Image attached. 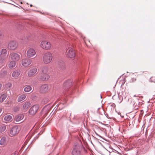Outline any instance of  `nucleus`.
Listing matches in <instances>:
<instances>
[{
  "mask_svg": "<svg viewBox=\"0 0 155 155\" xmlns=\"http://www.w3.org/2000/svg\"><path fill=\"white\" fill-rule=\"evenodd\" d=\"M1 54H0V57L1 58H6L8 55L7 50L5 49H3L1 51Z\"/></svg>",
  "mask_w": 155,
  "mask_h": 155,
  "instance_id": "ddd939ff",
  "label": "nucleus"
},
{
  "mask_svg": "<svg viewBox=\"0 0 155 155\" xmlns=\"http://www.w3.org/2000/svg\"><path fill=\"white\" fill-rule=\"evenodd\" d=\"M52 58V54L49 52H48L44 54L43 59L44 63L47 64L51 61Z\"/></svg>",
  "mask_w": 155,
  "mask_h": 155,
  "instance_id": "7ed1b4c3",
  "label": "nucleus"
},
{
  "mask_svg": "<svg viewBox=\"0 0 155 155\" xmlns=\"http://www.w3.org/2000/svg\"><path fill=\"white\" fill-rule=\"evenodd\" d=\"M6 128L5 126H3L0 127V133H2L4 131Z\"/></svg>",
  "mask_w": 155,
  "mask_h": 155,
  "instance_id": "c85d7f7f",
  "label": "nucleus"
},
{
  "mask_svg": "<svg viewBox=\"0 0 155 155\" xmlns=\"http://www.w3.org/2000/svg\"><path fill=\"white\" fill-rule=\"evenodd\" d=\"M12 119V116L10 115H7L4 118V120L7 121H11Z\"/></svg>",
  "mask_w": 155,
  "mask_h": 155,
  "instance_id": "393cba45",
  "label": "nucleus"
},
{
  "mask_svg": "<svg viewBox=\"0 0 155 155\" xmlns=\"http://www.w3.org/2000/svg\"><path fill=\"white\" fill-rule=\"evenodd\" d=\"M36 52L35 50L32 48L29 49L27 52V55L28 58H31L35 56Z\"/></svg>",
  "mask_w": 155,
  "mask_h": 155,
  "instance_id": "9d476101",
  "label": "nucleus"
},
{
  "mask_svg": "<svg viewBox=\"0 0 155 155\" xmlns=\"http://www.w3.org/2000/svg\"><path fill=\"white\" fill-rule=\"evenodd\" d=\"M20 71L18 70H15L13 72L12 76L14 78L18 77L20 75Z\"/></svg>",
  "mask_w": 155,
  "mask_h": 155,
  "instance_id": "aec40b11",
  "label": "nucleus"
},
{
  "mask_svg": "<svg viewBox=\"0 0 155 155\" xmlns=\"http://www.w3.org/2000/svg\"><path fill=\"white\" fill-rule=\"evenodd\" d=\"M48 87L47 84L42 85L40 88V91L41 93H45L48 91Z\"/></svg>",
  "mask_w": 155,
  "mask_h": 155,
  "instance_id": "f8f14e48",
  "label": "nucleus"
},
{
  "mask_svg": "<svg viewBox=\"0 0 155 155\" xmlns=\"http://www.w3.org/2000/svg\"><path fill=\"white\" fill-rule=\"evenodd\" d=\"M2 111V109H0V113Z\"/></svg>",
  "mask_w": 155,
  "mask_h": 155,
  "instance_id": "e433bc0d",
  "label": "nucleus"
},
{
  "mask_svg": "<svg viewBox=\"0 0 155 155\" xmlns=\"http://www.w3.org/2000/svg\"><path fill=\"white\" fill-rule=\"evenodd\" d=\"M6 138L5 137H2L0 140V144L1 145H4L6 143Z\"/></svg>",
  "mask_w": 155,
  "mask_h": 155,
  "instance_id": "4be33fe9",
  "label": "nucleus"
},
{
  "mask_svg": "<svg viewBox=\"0 0 155 155\" xmlns=\"http://www.w3.org/2000/svg\"><path fill=\"white\" fill-rule=\"evenodd\" d=\"M24 117V115L22 114H19L17 115L15 117V121L18 122L22 120Z\"/></svg>",
  "mask_w": 155,
  "mask_h": 155,
  "instance_id": "6ab92c4d",
  "label": "nucleus"
},
{
  "mask_svg": "<svg viewBox=\"0 0 155 155\" xmlns=\"http://www.w3.org/2000/svg\"><path fill=\"white\" fill-rule=\"evenodd\" d=\"M38 108L39 107L38 105H34L30 109L29 111V114L31 115H33L35 114L37 111Z\"/></svg>",
  "mask_w": 155,
  "mask_h": 155,
  "instance_id": "39448f33",
  "label": "nucleus"
},
{
  "mask_svg": "<svg viewBox=\"0 0 155 155\" xmlns=\"http://www.w3.org/2000/svg\"><path fill=\"white\" fill-rule=\"evenodd\" d=\"M7 73L6 71L3 70L1 71L0 74V76L1 77L3 78L5 77Z\"/></svg>",
  "mask_w": 155,
  "mask_h": 155,
  "instance_id": "bb28decb",
  "label": "nucleus"
},
{
  "mask_svg": "<svg viewBox=\"0 0 155 155\" xmlns=\"http://www.w3.org/2000/svg\"><path fill=\"white\" fill-rule=\"evenodd\" d=\"M19 130L17 126H15L13 127L10 130V134L11 136H13L18 133Z\"/></svg>",
  "mask_w": 155,
  "mask_h": 155,
  "instance_id": "423d86ee",
  "label": "nucleus"
},
{
  "mask_svg": "<svg viewBox=\"0 0 155 155\" xmlns=\"http://www.w3.org/2000/svg\"><path fill=\"white\" fill-rule=\"evenodd\" d=\"M5 58H1V59H0V63H3L5 61L4 59Z\"/></svg>",
  "mask_w": 155,
  "mask_h": 155,
  "instance_id": "473e14b6",
  "label": "nucleus"
},
{
  "mask_svg": "<svg viewBox=\"0 0 155 155\" xmlns=\"http://www.w3.org/2000/svg\"><path fill=\"white\" fill-rule=\"evenodd\" d=\"M29 39V38H21V39L22 40H24V41H26L28 39Z\"/></svg>",
  "mask_w": 155,
  "mask_h": 155,
  "instance_id": "f704fd0d",
  "label": "nucleus"
},
{
  "mask_svg": "<svg viewBox=\"0 0 155 155\" xmlns=\"http://www.w3.org/2000/svg\"><path fill=\"white\" fill-rule=\"evenodd\" d=\"M17 44L15 41L10 42L8 45V48L10 50H14L17 47Z\"/></svg>",
  "mask_w": 155,
  "mask_h": 155,
  "instance_id": "9b49d317",
  "label": "nucleus"
},
{
  "mask_svg": "<svg viewBox=\"0 0 155 155\" xmlns=\"http://www.w3.org/2000/svg\"><path fill=\"white\" fill-rule=\"evenodd\" d=\"M31 61L30 59H25L22 61L21 63L23 66L27 67L31 63Z\"/></svg>",
  "mask_w": 155,
  "mask_h": 155,
  "instance_id": "2eb2a0df",
  "label": "nucleus"
},
{
  "mask_svg": "<svg viewBox=\"0 0 155 155\" xmlns=\"http://www.w3.org/2000/svg\"><path fill=\"white\" fill-rule=\"evenodd\" d=\"M58 67L61 70H63L65 69V64L62 61L60 60L58 62Z\"/></svg>",
  "mask_w": 155,
  "mask_h": 155,
  "instance_id": "dca6fc26",
  "label": "nucleus"
},
{
  "mask_svg": "<svg viewBox=\"0 0 155 155\" xmlns=\"http://www.w3.org/2000/svg\"><path fill=\"white\" fill-rule=\"evenodd\" d=\"M66 55L68 58H71L75 56V53L72 48H68L66 50Z\"/></svg>",
  "mask_w": 155,
  "mask_h": 155,
  "instance_id": "6e6552de",
  "label": "nucleus"
},
{
  "mask_svg": "<svg viewBox=\"0 0 155 155\" xmlns=\"http://www.w3.org/2000/svg\"><path fill=\"white\" fill-rule=\"evenodd\" d=\"M25 96L24 94H22L20 95L18 98V101L21 102L25 98Z\"/></svg>",
  "mask_w": 155,
  "mask_h": 155,
  "instance_id": "5701e85b",
  "label": "nucleus"
},
{
  "mask_svg": "<svg viewBox=\"0 0 155 155\" xmlns=\"http://www.w3.org/2000/svg\"><path fill=\"white\" fill-rule=\"evenodd\" d=\"M48 99L47 98L43 99L42 101V103L43 104H45L48 102Z\"/></svg>",
  "mask_w": 155,
  "mask_h": 155,
  "instance_id": "c756f323",
  "label": "nucleus"
},
{
  "mask_svg": "<svg viewBox=\"0 0 155 155\" xmlns=\"http://www.w3.org/2000/svg\"><path fill=\"white\" fill-rule=\"evenodd\" d=\"M83 149H84V147L82 145L78 143H75L72 150L73 155H81V151Z\"/></svg>",
  "mask_w": 155,
  "mask_h": 155,
  "instance_id": "f257e3e1",
  "label": "nucleus"
},
{
  "mask_svg": "<svg viewBox=\"0 0 155 155\" xmlns=\"http://www.w3.org/2000/svg\"><path fill=\"white\" fill-rule=\"evenodd\" d=\"M47 69L46 68H42L41 69V73L38 77V79L40 80L44 81L47 80L49 78V76L46 73Z\"/></svg>",
  "mask_w": 155,
  "mask_h": 155,
  "instance_id": "f03ea898",
  "label": "nucleus"
},
{
  "mask_svg": "<svg viewBox=\"0 0 155 155\" xmlns=\"http://www.w3.org/2000/svg\"><path fill=\"white\" fill-rule=\"evenodd\" d=\"M38 12L42 14L45 15L47 14V13L44 12L43 10H42L41 11H38Z\"/></svg>",
  "mask_w": 155,
  "mask_h": 155,
  "instance_id": "72a5a7b5",
  "label": "nucleus"
},
{
  "mask_svg": "<svg viewBox=\"0 0 155 155\" xmlns=\"http://www.w3.org/2000/svg\"><path fill=\"white\" fill-rule=\"evenodd\" d=\"M31 90V87L29 85L27 86L24 89V91L26 92H28Z\"/></svg>",
  "mask_w": 155,
  "mask_h": 155,
  "instance_id": "a878e982",
  "label": "nucleus"
},
{
  "mask_svg": "<svg viewBox=\"0 0 155 155\" xmlns=\"http://www.w3.org/2000/svg\"><path fill=\"white\" fill-rule=\"evenodd\" d=\"M30 6L31 7V6H32V5H31Z\"/></svg>",
  "mask_w": 155,
  "mask_h": 155,
  "instance_id": "58836bf2",
  "label": "nucleus"
},
{
  "mask_svg": "<svg viewBox=\"0 0 155 155\" xmlns=\"http://www.w3.org/2000/svg\"><path fill=\"white\" fill-rule=\"evenodd\" d=\"M72 83V81L70 80H68L65 81L63 84L64 89L65 91H67L71 86Z\"/></svg>",
  "mask_w": 155,
  "mask_h": 155,
  "instance_id": "1a4fd4ad",
  "label": "nucleus"
},
{
  "mask_svg": "<svg viewBox=\"0 0 155 155\" xmlns=\"http://www.w3.org/2000/svg\"><path fill=\"white\" fill-rule=\"evenodd\" d=\"M41 46L43 49L48 50L51 48V44L46 41H42L41 43Z\"/></svg>",
  "mask_w": 155,
  "mask_h": 155,
  "instance_id": "20e7f679",
  "label": "nucleus"
},
{
  "mask_svg": "<svg viewBox=\"0 0 155 155\" xmlns=\"http://www.w3.org/2000/svg\"><path fill=\"white\" fill-rule=\"evenodd\" d=\"M50 109V108L49 109H47L46 106H45L42 110L41 114H43L44 116H46L49 110Z\"/></svg>",
  "mask_w": 155,
  "mask_h": 155,
  "instance_id": "f3484780",
  "label": "nucleus"
},
{
  "mask_svg": "<svg viewBox=\"0 0 155 155\" xmlns=\"http://www.w3.org/2000/svg\"><path fill=\"white\" fill-rule=\"evenodd\" d=\"M10 56L11 59L15 62L18 61L20 58V55L16 53H12L10 54Z\"/></svg>",
  "mask_w": 155,
  "mask_h": 155,
  "instance_id": "0eeeda50",
  "label": "nucleus"
},
{
  "mask_svg": "<svg viewBox=\"0 0 155 155\" xmlns=\"http://www.w3.org/2000/svg\"><path fill=\"white\" fill-rule=\"evenodd\" d=\"M7 97V95L6 94H2L0 97V102H2L4 101Z\"/></svg>",
  "mask_w": 155,
  "mask_h": 155,
  "instance_id": "b1692460",
  "label": "nucleus"
},
{
  "mask_svg": "<svg viewBox=\"0 0 155 155\" xmlns=\"http://www.w3.org/2000/svg\"><path fill=\"white\" fill-rule=\"evenodd\" d=\"M137 79L136 78H132L130 80V82L131 83H133L136 81Z\"/></svg>",
  "mask_w": 155,
  "mask_h": 155,
  "instance_id": "2f4dec72",
  "label": "nucleus"
},
{
  "mask_svg": "<svg viewBox=\"0 0 155 155\" xmlns=\"http://www.w3.org/2000/svg\"><path fill=\"white\" fill-rule=\"evenodd\" d=\"M12 155H16V154L14 153Z\"/></svg>",
  "mask_w": 155,
  "mask_h": 155,
  "instance_id": "4c0bfd02",
  "label": "nucleus"
},
{
  "mask_svg": "<svg viewBox=\"0 0 155 155\" xmlns=\"http://www.w3.org/2000/svg\"><path fill=\"white\" fill-rule=\"evenodd\" d=\"M37 71V69L36 68H34L31 69L28 71V76L31 77L34 75Z\"/></svg>",
  "mask_w": 155,
  "mask_h": 155,
  "instance_id": "4468645a",
  "label": "nucleus"
},
{
  "mask_svg": "<svg viewBox=\"0 0 155 155\" xmlns=\"http://www.w3.org/2000/svg\"><path fill=\"white\" fill-rule=\"evenodd\" d=\"M12 86V84L11 83H8L6 84L5 87L7 89H9L11 88Z\"/></svg>",
  "mask_w": 155,
  "mask_h": 155,
  "instance_id": "cd10ccee",
  "label": "nucleus"
},
{
  "mask_svg": "<svg viewBox=\"0 0 155 155\" xmlns=\"http://www.w3.org/2000/svg\"><path fill=\"white\" fill-rule=\"evenodd\" d=\"M31 105L30 102H25L23 104V109H27Z\"/></svg>",
  "mask_w": 155,
  "mask_h": 155,
  "instance_id": "a211bd4d",
  "label": "nucleus"
},
{
  "mask_svg": "<svg viewBox=\"0 0 155 155\" xmlns=\"http://www.w3.org/2000/svg\"><path fill=\"white\" fill-rule=\"evenodd\" d=\"M19 110H20L19 107L18 106H16V107H15L14 108V112H17L19 111Z\"/></svg>",
  "mask_w": 155,
  "mask_h": 155,
  "instance_id": "7c9ffc66",
  "label": "nucleus"
},
{
  "mask_svg": "<svg viewBox=\"0 0 155 155\" xmlns=\"http://www.w3.org/2000/svg\"><path fill=\"white\" fill-rule=\"evenodd\" d=\"M15 61H11L8 64V67L10 68H12L15 66Z\"/></svg>",
  "mask_w": 155,
  "mask_h": 155,
  "instance_id": "412c9836",
  "label": "nucleus"
},
{
  "mask_svg": "<svg viewBox=\"0 0 155 155\" xmlns=\"http://www.w3.org/2000/svg\"><path fill=\"white\" fill-rule=\"evenodd\" d=\"M2 87V84H0V89Z\"/></svg>",
  "mask_w": 155,
  "mask_h": 155,
  "instance_id": "c9c22d12",
  "label": "nucleus"
}]
</instances>
